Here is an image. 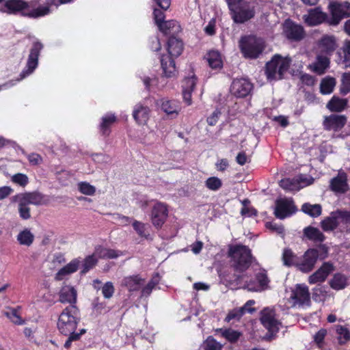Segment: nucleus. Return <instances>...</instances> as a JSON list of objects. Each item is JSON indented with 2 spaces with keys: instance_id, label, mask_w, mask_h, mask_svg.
Wrapping results in <instances>:
<instances>
[{
  "instance_id": "30",
  "label": "nucleus",
  "mask_w": 350,
  "mask_h": 350,
  "mask_svg": "<svg viewBox=\"0 0 350 350\" xmlns=\"http://www.w3.org/2000/svg\"><path fill=\"white\" fill-rule=\"evenodd\" d=\"M28 3L23 0H9L5 3V7L9 13L21 12L23 15L26 16Z\"/></svg>"
},
{
  "instance_id": "32",
  "label": "nucleus",
  "mask_w": 350,
  "mask_h": 350,
  "mask_svg": "<svg viewBox=\"0 0 350 350\" xmlns=\"http://www.w3.org/2000/svg\"><path fill=\"white\" fill-rule=\"evenodd\" d=\"M330 287L336 291L345 288L348 285V278L341 273H335L329 281Z\"/></svg>"
},
{
  "instance_id": "59",
  "label": "nucleus",
  "mask_w": 350,
  "mask_h": 350,
  "mask_svg": "<svg viewBox=\"0 0 350 350\" xmlns=\"http://www.w3.org/2000/svg\"><path fill=\"white\" fill-rule=\"evenodd\" d=\"M196 77L194 75L185 78L183 81V90L192 92L196 86Z\"/></svg>"
},
{
  "instance_id": "26",
  "label": "nucleus",
  "mask_w": 350,
  "mask_h": 350,
  "mask_svg": "<svg viewBox=\"0 0 350 350\" xmlns=\"http://www.w3.org/2000/svg\"><path fill=\"white\" fill-rule=\"evenodd\" d=\"M144 282V279L139 275H133L123 278L120 285L126 288L129 292H134L139 291Z\"/></svg>"
},
{
  "instance_id": "35",
  "label": "nucleus",
  "mask_w": 350,
  "mask_h": 350,
  "mask_svg": "<svg viewBox=\"0 0 350 350\" xmlns=\"http://www.w3.org/2000/svg\"><path fill=\"white\" fill-rule=\"evenodd\" d=\"M34 234L29 228L21 230L16 236V240L21 245L29 247L34 241Z\"/></svg>"
},
{
  "instance_id": "17",
  "label": "nucleus",
  "mask_w": 350,
  "mask_h": 350,
  "mask_svg": "<svg viewBox=\"0 0 350 350\" xmlns=\"http://www.w3.org/2000/svg\"><path fill=\"white\" fill-rule=\"evenodd\" d=\"M252 87V84L246 79H235L232 82L230 92L237 97L243 98L250 93Z\"/></svg>"
},
{
  "instance_id": "4",
  "label": "nucleus",
  "mask_w": 350,
  "mask_h": 350,
  "mask_svg": "<svg viewBox=\"0 0 350 350\" xmlns=\"http://www.w3.org/2000/svg\"><path fill=\"white\" fill-rule=\"evenodd\" d=\"M227 5L232 19L237 24H243L250 21L256 13L255 2H231V5Z\"/></svg>"
},
{
  "instance_id": "5",
  "label": "nucleus",
  "mask_w": 350,
  "mask_h": 350,
  "mask_svg": "<svg viewBox=\"0 0 350 350\" xmlns=\"http://www.w3.org/2000/svg\"><path fill=\"white\" fill-rule=\"evenodd\" d=\"M42 44L39 42L33 43L32 48L30 50V53L27 59L26 68L20 73L19 77L18 79H16V80L9 81L3 83V85H1L0 90L2 89H7L14 86L16 83V82L23 80V79L33 73V72L38 66V57L40 55V52L42 49Z\"/></svg>"
},
{
  "instance_id": "24",
  "label": "nucleus",
  "mask_w": 350,
  "mask_h": 350,
  "mask_svg": "<svg viewBox=\"0 0 350 350\" xmlns=\"http://www.w3.org/2000/svg\"><path fill=\"white\" fill-rule=\"evenodd\" d=\"M59 300L61 303H68L70 306H75L77 299V292L76 289L70 286L64 285L59 293Z\"/></svg>"
},
{
  "instance_id": "19",
  "label": "nucleus",
  "mask_w": 350,
  "mask_h": 350,
  "mask_svg": "<svg viewBox=\"0 0 350 350\" xmlns=\"http://www.w3.org/2000/svg\"><path fill=\"white\" fill-rule=\"evenodd\" d=\"M167 217V208L165 204L162 202H156L153 206L150 218L152 224L156 228H161L165 223Z\"/></svg>"
},
{
  "instance_id": "51",
  "label": "nucleus",
  "mask_w": 350,
  "mask_h": 350,
  "mask_svg": "<svg viewBox=\"0 0 350 350\" xmlns=\"http://www.w3.org/2000/svg\"><path fill=\"white\" fill-rule=\"evenodd\" d=\"M97 262L98 258L96 255H95V253L86 257L83 264L82 273H85L90 269H92L96 265Z\"/></svg>"
},
{
  "instance_id": "11",
  "label": "nucleus",
  "mask_w": 350,
  "mask_h": 350,
  "mask_svg": "<svg viewBox=\"0 0 350 350\" xmlns=\"http://www.w3.org/2000/svg\"><path fill=\"white\" fill-rule=\"evenodd\" d=\"M329 8L332 13L331 25H338L342 18L350 16V3L347 1L334 2L329 5Z\"/></svg>"
},
{
  "instance_id": "57",
  "label": "nucleus",
  "mask_w": 350,
  "mask_h": 350,
  "mask_svg": "<svg viewBox=\"0 0 350 350\" xmlns=\"http://www.w3.org/2000/svg\"><path fill=\"white\" fill-rule=\"evenodd\" d=\"M114 291V286L111 282H106L102 287V294L106 299L111 298L113 296Z\"/></svg>"
},
{
  "instance_id": "39",
  "label": "nucleus",
  "mask_w": 350,
  "mask_h": 350,
  "mask_svg": "<svg viewBox=\"0 0 350 350\" xmlns=\"http://www.w3.org/2000/svg\"><path fill=\"white\" fill-rule=\"evenodd\" d=\"M216 332L220 333L221 336L223 338H224L225 339H226L228 342H230L231 343H234L237 341H238V340L242 335L241 332L237 331V330H234L230 328H228V329L220 328V329H217L216 330Z\"/></svg>"
},
{
  "instance_id": "33",
  "label": "nucleus",
  "mask_w": 350,
  "mask_h": 350,
  "mask_svg": "<svg viewBox=\"0 0 350 350\" xmlns=\"http://www.w3.org/2000/svg\"><path fill=\"white\" fill-rule=\"evenodd\" d=\"M117 120L116 116L113 113H107L102 118L100 124V132L104 136L109 135L111 133L110 127Z\"/></svg>"
},
{
  "instance_id": "49",
  "label": "nucleus",
  "mask_w": 350,
  "mask_h": 350,
  "mask_svg": "<svg viewBox=\"0 0 350 350\" xmlns=\"http://www.w3.org/2000/svg\"><path fill=\"white\" fill-rule=\"evenodd\" d=\"M223 345L213 336H208L203 343L204 350H221Z\"/></svg>"
},
{
  "instance_id": "1",
  "label": "nucleus",
  "mask_w": 350,
  "mask_h": 350,
  "mask_svg": "<svg viewBox=\"0 0 350 350\" xmlns=\"http://www.w3.org/2000/svg\"><path fill=\"white\" fill-rule=\"evenodd\" d=\"M80 321L79 310L76 306L66 307L59 316L57 329L64 335L77 334L75 330Z\"/></svg>"
},
{
  "instance_id": "15",
  "label": "nucleus",
  "mask_w": 350,
  "mask_h": 350,
  "mask_svg": "<svg viewBox=\"0 0 350 350\" xmlns=\"http://www.w3.org/2000/svg\"><path fill=\"white\" fill-rule=\"evenodd\" d=\"M296 212V207L291 199L280 198L276 200L274 214L277 218L283 219Z\"/></svg>"
},
{
  "instance_id": "27",
  "label": "nucleus",
  "mask_w": 350,
  "mask_h": 350,
  "mask_svg": "<svg viewBox=\"0 0 350 350\" xmlns=\"http://www.w3.org/2000/svg\"><path fill=\"white\" fill-rule=\"evenodd\" d=\"M12 200L21 201L27 205H39L42 201V196L37 192L23 193L13 196Z\"/></svg>"
},
{
  "instance_id": "21",
  "label": "nucleus",
  "mask_w": 350,
  "mask_h": 350,
  "mask_svg": "<svg viewBox=\"0 0 350 350\" xmlns=\"http://www.w3.org/2000/svg\"><path fill=\"white\" fill-rule=\"evenodd\" d=\"M326 18L327 14L319 7L310 9L307 14L303 16L304 23L310 27L321 24Z\"/></svg>"
},
{
  "instance_id": "10",
  "label": "nucleus",
  "mask_w": 350,
  "mask_h": 350,
  "mask_svg": "<svg viewBox=\"0 0 350 350\" xmlns=\"http://www.w3.org/2000/svg\"><path fill=\"white\" fill-rule=\"evenodd\" d=\"M260 321L271 334H276L281 326L275 310L269 308L263 309L260 313Z\"/></svg>"
},
{
  "instance_id": "25",
  "label": "nucleus",
  "mask_w": 350,
  "mask_h": 350,
  "mask_svg": "<svg viewBox=\"0 0 350 350\" xmlns=\"http://www.w3.org/2000/svg\"><path fill=\"white\" fill-rule=\"evenodd\" d=\"M150 113L148 107L138 103L134 107L133 117L137 124L145 125L149 120Z\"/></svg>"
},
{
  "instance_id": "31",
  "label": "nucleus",
  "mask_w": 350,
  "mask_h": 350,
  "mask_svg": "<svg viewBox=\"0 0 350 350\" xmlns=\"http://www.w3.org/2000/svg\"><path fill=\"white\" fill-rule=\"evenodd\" d=\"M161 64L164 75L166 77H172L175 75L176 66L174 59L168 55H162Z\"/></svg>"
},
{
  "instance_id": "46",
  "label": "nucleus",
  "mask_w": 350,
  "mask_h": 350,
  "mask_svg": "<svg viewBox=\"0 0 350 350\" xmlns=\"http://www.w3.org/2000/svg\"><path fill=\"white\" fill-rule=\"evenodd\" d=\"M336 333L340 345H345L350 340V332L349 329L344 326L337 325Z\"/></svg>"
},
{
  "instance_id": "29",
  "label": "nucleus",
  "mask_w": 350,
  "mask_h": 350,
  "mask_svg": "<svg viewBox=\"0 0 350 350\" xmlns=\"http://www.w3.org/2000/svg\"><path fill=\"white\" fill-rule=\"evenodd\" d=\"M80 265V261L78 259L71 260L68 264L62 267L55 274V279L58 281L63 280L67 276L76 272Z\"/></svg>"
},
{
  "instance_id": "41",
  "label": "nucleus",
  "mask_w": 350,
  "mask_h": 350,
  "mask_svg": "<svg viewBox=\"0 0 350 350\" xmlns=\"http://www.w3.org/2000/svg\"><path fill=\"white\" fill-rule=\"evenodd\" d=\"M280 186L289 191H297L301 189V186L296 178L282 179L280 182Z\"/></svg>"
},
{
  "instance_id": "34",
  "label": "nucleus",
  "mask_w": 350,
  "mask_h": 350,
  "mask_svg": "<svg viewBox=\"0 0 350 350\" xmlns=\"http://www.w3.org/2000/svg\"><path fill=\"white\" fill-rule=\"evenodd\" d=\"M183 50V43L182 40L171 37L167 42V51L169 54L173 57L179 56Z\"/></svg>"
},
{
  "instance_id": "64",
  "label": "nucleus",
  "mask_w": 350,
  "mask_h": 350,
  "mask_svg": "<svg viewBox=\"0 0 350 350\" xmlns=\"http://www.w3.org/2000/svg\"><path fill=\"white\" fill-rule=\"evenodd\" d=\"M93 309L99 314L107 312L109 310L107 309L105 303L100 302L98 299H94L93 304Z\"/></svg>"
},
{
  "instance_id": "45",
  "label": "nucleus",
  "mask_w": 350,
  "mask_h": 350,
  "mask_svg": "<svg viewBox=\"0 0 350 350\" xmlns=\"http://www.w3.org/2000/svg\"><path fill=\"white\" fill-rule=\"evenodd\" d=\"M159 30L165 34L170 33L172 31H176L179 26L176 21H163L158 26Z\"/></svg>"
},
{
  "instance_id": "37",
  "label": "nucleus",
  "mask_w": 350,
  "mask_h": 350,
  "mask_svg": "<svg viewBox=\"0 0 350 350\" xmlns=\"http://www.w3.org/2000/svg\"><path fill=\"white\" fill-rule=\"evenodd\" d=\"M304 236L315 243H321L325 240L324 234L317 228L308 226L304 229Z\"/></svg>"
},
{
  "instance_id": "48",
  "label": "nucleus",
  "mask_w": 350,
  "mask_h": 350,
  "mask_svg": "<svg viewBox=\"0 0 350 350\" xmlns=\"http://www.w3.org/2000/svg\"><path fill=\"white\" fill-rule=\"evenodd\" d=\"M341 51L342 53V63L346 68L350 67V40H345Z\"/></svg>"
},
{
  "instance_id": "36",
  "label": "nucleus",
  "mask_w": 350,
  "mask_h": 350,
  "mask_svg": "<svg viewBox=\"0 0 350 350\" xmlns=\"http://www.w3.org/2000/svg\"><path fill=\"white\" fill-rule=\"evenodd\" d=\"M347 103V99L333 96L326 107L330 111L340 112L346 108Z\"/></svg>"
},
{
  "instance_id": "2",
  "label": "nucleus",
  "mask_w": 350,
  "mask_h": 350,
  "mask_svg": "<svg viewBox=\"0 0 350 350\" xmlns=\"http://www.w3.org/2000/svg\"><path fill=\"white\" fill-rule=\"evenodd\" d=\"M291 62V58L288 56L274 55L265 66V73L267 80L273 81L283 79L284 74L290 68Z\"/></svg>"
},
{
  "instance_id": "28",
  "label": "nucleus",
  "mask_w": 350,
  "mask_h": 350,
  "mask_svg": "<svg viewBox=\"0 0 350 350\" xmlns=\"http://www.w3.org/2000/svg\"><path fill=\"white\" fill-rule=\"evenodd\" d=\"M157 103L161 106L163 112L169 116H176L180 111L179 103L174 100L162 98L158 100Z\"/></svg>"
},
{
  "instance_id": "22",
  "label": "nucleus",
  "mask_w": 350,
  "mask_h": 350,
  "mask_svg": "<svg viewBox=\"0 0 350 350\" xmlns=\"http://www.w3.org/2000/svg\"><path fill=\"white\" fill-rule=\"evenodd\" d=\"M330 189L337 193H344L348 189L347 176L345 172L338 174L330 180Z\"/></svg>"
},
{
  "instance_id": "60",
  "label": "nucleus",
  "mask_w": 350,
  "mask_h": 350,
  "mask_svg": "<svg viewBox=\"0 0 350 350\" xmlns=\"http://www.w3.org/2000/svg\"><path fill=\"white\" fill-rule=\"evenodd\" d=\"M244 278L245 275L243 274H234L232 277L228 275L226 280L230 285H239L242 283Z\"/></svg>"
},
{
  "instance_id": "16",
  "label": "nucleus",
  "mask_w": 350,
  "mask_h": 350,
  "mask_svg": "<svg viewBox=\"0 0 350 350\" xmlns=\"http://www.w3.org/2000/svg\"><path fill=\"white\" fill-rule=\"evenodd\" d=\"M283 32L285 36L293 41H299L304 38L305 31L303 27L291 20L285 21L283 25Z\"/></svg>"
},
{
  "instance_id": "8",
  "label": "nucleus",
  "mask_w": 350,
  "mask_h": 350,
  "mask_svg": "<svg viewBox=\"0 0 350 350\" xmlns=\"http://www.w3.org/2000/svg\"><path fill=\"white\" fill-rule=\"evenodd\" d=\"M72 0H47L44 5H39L37 0H32L28 3L27 10L25 12L26 16L30 18H39L50 13V7L66 3Z\"/></svg>"
},
{
  "instance_id": "54",
  "label": "nucleus",
  "mask_w": 350,
  "mask_h": 350,
  "mask_svg": "<svg viewBox=\"0 0 350 350\" xmlns=\"http://www.w3.org/2000/svg\"><path fill=\"white\" fill-rule=\"evenodd\" d=\"M244 314V308H235L228 312L225 320L227 322L231 320H239Z\"/></svg>"
},
{
  "instance_id": "47",
  "label": "nucleus",
  "mask_w": 350,
  "mask_h": 350,
  "mask_svg": "<svg viewBox=\"0 0 350 350\" xmlns=\"http://www.w3.org/2000/svg\"><path fill=\"white\" fill-rule=\"evenodd\" d=\"M159 275L157 273L155 276H154L148 283L142 288L141 291V297H148L150 295L152 291V289L157 286L159 283Z\"/></svg>"
},
{
  "instance_id": "12",
  "label": "nucleus",
  "mask_w": 350,
  "mask_h": 350,
  "mask_svg": "<svg viewBox=\"0 0 350 350\" xmlns=\"http://www.w3.org/2000/svg\"><path fill=\"white\" fill-rule=\"evenodd\" d=\"M257 282L250 280L245 282L244 288L250 291L260 292L269 288L270 280L268 278L267 271L264 269H259L255 273Z\"/></svg>"
},
{
  "instance_id": "63",
  "label": "nucleus",
  "mask_w": 350,
  "mask_h": 350,
  "mask_svg": "<svg viewBox=\"0 0 350 350\" xmlns=\"http://www.w3.org/2000/svg\"><path fill=\"white\" fill-rule=\"evenodd\" d=\"M327 335V330L325 329H321L314 336V341L317 343L319 347L323 346V340Z\"/></svg>"
},
{
  "instance_id": "38",
  "label": "nucleus",
  "mask_w": 350,
  "mask_h": 350,
  "mask_svg": "<svg viewBox=\"0 0 350 350\" xmlns=\"http://www.w3.org/2000/svg\"><path fill=\"white\" fill-rule=\"evenodd\" d=\"M94 253L98 258H116L122 254L120 251L102 247L96 248Z\"/></svg>"
},
{
  "instance_id": "18",
  "label": "nucleus",
  "mask_w": 350,
  "mask_h": 350,
  "mask_svg": "<svg viewBox=\"0 0 350 350\" xmlns=\"http://www.w3.org/2000/svg\"><path fill=\"white\" fill-rule=\"evenodd\" d=\"M335 267L331 262H325L321 266L308 278L310 284L321 283L325 281L328 275L334 271Z\"/></svg>"
},
{
  "instance_id": "56",
  "label": "nucleus",
  "mask_w": 350,
  "mask_h": 350,
  "mask_svg": "<svg viewBox=\"0 0 350 350\" xmlns=\"http://www.w3.org/2000/svg\"><path fill=\"white\" fill-rule=\"evenodd\" d=\"M78 187L80 192L85 195L92 196L96 191L94 186L85 182L80 183Z\"/></svg>"
},
{
  "instance_id": "58",
  "label": "nucleus",
  "mask_w": 350,
  "mask_h": 350,
  "mask_svg": "<svg viewBox=\"0 0 350 350\" xmlns=\"http://www.w3.org/2000/svg\"><path fill=\"white\" fill-rule=\"evenodd\" d=\"M85 333V329H80V332L77 334H68V339L64 343V347L68 349L70 347L72 342L79 340L81 336Z\"/></svg>"
},
{
  "instance_id": "20",
  "label": "nucleus",
  "mask_w": 350,
  "mask_h": 350,
  "mask_svg": "<svg viewBox=\"0 0 350 350\" xmlns=\"http://www.w3.org/2000/svg\"><path fill=\"white\" fill-rule=\"evenodd\" d=\"M346 122L347 118L345 116L332 114L325 116L323 125L326 131H338L344 127Z\"/></svg>"
},
{
  "instance_id": "61",
  "label": "nucleus",
  "mask_w": 350,
  "mask_h": 350,
  "mask_svg": "<svg viewBox=\"0 0 350 350\" xmlns=\"http://www.w3.org/2000/svg\"><path fill=\"white\" fill-rule=\"evenodd\" d=\"M133 227L139 236L142 237H147L148 234L146 232V225L138 221H134L133 223Z\"/></svg>"
},
{
  "instance_id": "52",
  "label": "nucleus",
  "mask_w": 350,
  "mask_h": 350,
  "mask_svg": "<svg viewBox=\"0 0 350 350\" xmlns=\"http://www.w3.org/2000/svg\"><path fill=\"white\" fill-rule=\"evenodd\" d=\"M18 203V210L19 216L21 219L27 220L31 218L30 208L29 205L25 204L21 201H14Z\"/></svg>"
},
{
  "instance_id": "13",
  "label": "nucleus",
  "mask_w": 350,
  "mask_h": 350,
  "mask_svg": "<svg viewBox=\"0 0 350 350\" xmlns=\"http://www.w3.org/2000/svg\"><path fill=\"white\" fill-rule=\"evenodd\" d=\"M338 47L337 39L333 35H323L317 42V53L330 57Z\"/></svg>"
},
{
  "instance_id": "9",
  "label": "nucleus",
  "mask_w": 350,
  "mask_h": 350,
  "mask_svg": "<svg viewBox=\"0 0 350 350\" xmlns=\"http://www.w3.org/2000/svg\"><path fill=\"white\" fill-rule=\"evenodd\" d=\"M340 223H350V211L332 212L329 217L321 222V225L323 230L330 231L334 230Z\"/></svg>"
},
{
  "instance_id": "7",
  "label": "nucleus",
  "mask_w": 350,
  "mask_h": 350,
  "mask_svg": "<svg viewBox=\"0 0 350 350\" xmlns=\"http://www.w3.org/2000/svg\"><path fill=\"white\" fill-rule=\"evenodd\" d=\"M327 256V250L319 254L317 249H308L301 258H299L297 268L303 273H308L314 269L319 258L323 260Z\"/></svg>"
},
{
  "instance_id": "3",
  "label": "nucleus",
  "mask_w": 350,
  "mask_h": 350,
  "mask_svg": "<svg viewBox=\"0 0 350 350\" xmlns=\"http://www.w3.org/2000/svg\"><path fill=\"white\" fill-rule=\"evenodd\" d=\"M228 256L231 258L232 266L234 270L241 273L250 267L253 259L250 249L242 245L230 247Z\"/></svg>"
},
{
  "instance_id": "23",
  "label": "nucleus",
  "mask_w": 350,
  "mask_h": 350,
  "mask_svg": "<svg viewBox=\"0 0 350 350\" xmlns=\"http://www.w3.org/2000/svg\"><path fill=\"white\" fill-rule=\"evenodd\" d=\"M329 57L317 53L315 61L311 64L309 67L312 71L317 75H323L326 70L329 67Z\"/></svg>"
},
{
  "instance_id": "14",
  "label": "nucleus",
  "mask_w": 350,
  "mask_h": 350,
  "mask_svg": "<svg viewBox=\"0 0 350 350\" xmlns=\"http://www.w3.org/2000/svg\"><path fill=\"white\" fill-rule=\"evenodd\" d=\"M290 299L292 300L293 306H309L310 295L308 287L305 284H297L291 292Z\"/></svg>"
},
{
  "instance_id": "42",
  "label": "nucleus",
  "mask_w": 350,
  "mask_h": 350,
  "mask_svg": "<svg viewBox=\"0 0 350 350\" xmlns=\"http://www.w3.org/2000/svg\"><path fill=\"white\" fill-rule=\"evenodd\" d=\"M206 59L208 65L212 68H221L222 67V61L221 55L218 51H211L206 55Z\"/></svg>"
},
{
  "instance_id": "6",
  "label": "nucleus",
  "mask_w": 350,
  "mask_h": 350,
  "mask_svg": "<svg viewBox=\"0 0 350 350\" xmlns=\"http://www.w3.org/2000/svg\"><path fill=\"white\" fill-rule=\"evenodd\" d=\"M239 47L243 56L247 58L256 59L264 51V40L254 36L242 37L239 41Z\"/></svg>"
},
{
  "instance_id": "62",
  "label": "nucleus",
  "mask_w": 350,
  "mask_h": 350,
  "mask_svg": "<svg viewBox=\"0 0 350 350\" xmlns=\"http://www.w3.org/2000/svg\"><path fill=\"white\" fill-rule=\"evenodd\" d=\"M5 314L15 324L20 325L23 323V321L16 310L11 309L9 312H6Z\"/></svg>"
},
{
  "instance_id": "44",
  "label": "nucleus",
  "mask_w": 350,
  "mask_h": 350,
  "mask_svg": "<svg viewBox=\"0 0 350 350\" xmlns=\"http://www.w3.org/2000/svg\"><path fill=\"white\" fill-rule=\"evenodd\" d=\"M336 85V79L333 77H326L321 82V92L323 94L332 93Z\"/></svg>"
},
{
  "instance_id": "43",
  "label": "nucleus",
  "mask_w": 350,
  "mask_h": 350,
  "mask_svg": "<svg viewBox=\"0 0 350 350\" xmlns=\"http://www.w3.org/2000/svg\"><path fill=\"white\" fill-rule=\"evenodd\" d=\"M301 211L312 217H317L321 214L322 207L318 204L304 203L301 206Z\"/></svg>"
},
{
  "instance_id": "53",
  "label": "nucleus",
  "mask_w": 350,
  "mask_h": 350,
  "mask_svg": "<svg viewBox=\"0 0 350 350\" xmlns=\"http://www.w3.org/2000/svg\"><path fill=\"white\" fill-rule=\"evenodd\" d=\"M341 81L340 93L343 95H346L350 92V72L344 73L342 76Z\"/></svg>"
},
{
  "instance_id": "50",
  "label": "nucleus",
  "mask_w": 350,
  "mask_h": 350,
  "mask_svg": "<svg viewBox=\"0 0 350 350\" xmlns=\"http://www.w3.org/2000/svg\"><path fill=\"white\" fill-rule=\"evenodd\" d=\"M205 186L209 190L215 191L221 187L222 182L219 178L216 176H212L206 179L205 181Z\"/></svg>"
},
{
  "instance_id": "40",
  "label": "nucleus",
  "mask_w": 350,
  "mask_h": 350,
  "mask_svg": "<svg viewBox=\"0 0 350 350\" xmlns=\"http://www.w3.org/2000/svg\"><path fill=\"white\" fill-rule=\"evenodd\" d=\"M282 262L286 267L295 266L297 267L299 257H297L291 250L285 248L282 253Z\"/></svg>"
},
{
  "instance_id": "55",
  "label": "nucleus",
  "mask_w": 350,
  "mask_h": 350,
  "mask_svg": "<svg viewBox=\"0 0 350 350\" xmlns=\"http://www.w3.org/2000/svg\"><path fill=\"white\" fill-rule=\"evenodd\" d=\"M12 181L20 186L25 187L29 183V178L27 175L21 173H18L12 176Z\"/></svg>"
}]
</instances>
